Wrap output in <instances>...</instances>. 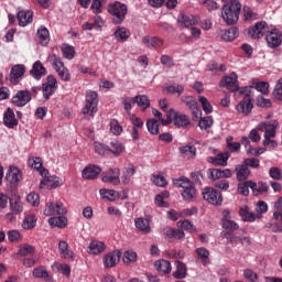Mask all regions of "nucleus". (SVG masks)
<instances>
[{"label":"nucleus","instance_id":"40","mask_svg":"<svg viewBox=\"0 0 282 282\" xmlns=\"http://www.w3.org/2000/svg\"><path fill=\"white\" fill-rule=\"evenodd\" d=\"M22 228H24V230H32L33 228H36V215H26L22 223Z\"/></svg>","mask_w":282,"mask_h":282},{"label":"nucleus","instance_id":"19","mask_svg":"<svg viewBox=\"0 0 282 282\" xmlns=\"http://www.w3.org/2000/svg\"><path fill=\"white\" fill-rule=\"evenodd\" d=\"M100 173H102V169H100V166L88 165L83 170L82 177H84V180H96Z\"/></svg>","mask_w":282,"mask_h":282},{"label":"nucleus","instance_id":"5","mask_svg":"<svg viewBox=\"0 0 282 282\" xmlns=\"http://www.w3.org/2000/svg\"><path fill=\"white\" fill-rule=\"evenodd\" d=\"M265 42L268 47L271 50H276L278 47H281L282 44V32L281 30L274 28L265 33Z\"/></svg>","mask_w":282,"mask_h":282},{"label":"nucleus","instance_id":"28","mask_svg":"<svg viewBox=\"0 0 282 282\" xmlns=\"http://www.w3.org/2000/svg\"><path fill=\"white\" fill-rule=\"evenodd\" d=\"M196 259L202 262L203 265L210 263V251L204 247H199L195 250Z\"/></svg>","mask_w":282,"mask_h":282},{"label":"nucleus","instance_id":"6","mask_svg":"<svg viewBox=\"0 0 282 282\" xmlns=\"http://www.w3.org/2000/svg\"><path fill=\"white\" fill-rule=\"evenodd\" d=\"M203 199L208 202V204H213L214 206H220V204L224 202V196H221V192L213 188V187H206L203 193Z\"/></svg>","mask_w":282,"mask_h":282},{"label":"nucleus","instance_id":"38","mask_svg":"<svg viewBox=\"0 0 282 282\" xmlns=\"http://www.w3.org/2000/svg\"><path fill=\"white\" fill-rule=\"evenodd\" d=\"M181 195L185 202H193V199H195V195H197V189H195V186L192 183L189 186L183 189Z\"/></svg>","mask_w":282,"mask_h":282},{"label":"nucleus","instance_id":"39","mask_svg":"<svg viewBox=\"0 0 282 282\" xmlns=\"http://www.w3.org/2000/svg\"><path fill=\"white\" fill-rule=\"evenodd\" d=\"M37 39L41 45H47L50 43V31L45 26H40L37 29Z\"/></svg>","mask_w":282,"mask_h":282},{"label":"nucleus","instance_id":"33","mask_svg":"<svg viewBox=\"0 0 282 282\" xmlns=\"http://www.w3.org/2000/svg\"><path fill=\"white\" fill-rule=\"evenodd\" d=\"M58 188L61 186V181L57 176H48L47 178H43L40 183V188Z\"/></svg>","mask_w":282,"mask_h":282},{"label":"nucleus","instance_id":"10","mask_svg":"<svg viewBox=\"0 0 282 282\" xmlns=\"http://www.w3.org/2000/svg\"><path fill=\"white\" fill-rule=\"evenodd\" d=\"M32 100V93L30 90H18L15 96L12 97V105L14 107H25Z\"/></svg>","mask_w":282,"mask_h":282},{"label":"nucleus","instance_id":"25","mask_svg":"<svg viewBox=\"0 0 282 282\" xmlns=\"http://www.w3.org/2000/svg\"><path fill=\"white\" fill-rule=\"evenodd\" d=\"M3 122L8 129H14V127L19 124V120H17V117L14 116V110L11 108L7 109L3 116Z\"/></svg>","mask_w":282,"mask_h":282},{"label":"nucleus","instance_id":"23","mask_svg":"<svg viewBox=\"0 0 282 282\" xmlns=\"http://www.w3.org/2000/svg\"><path fill=\"white\" fill-rule=\"evenodd\" d=\"M235 173H236V180L238 182H246V180H248V177H250V169L247 167L243 163L242 164H238L235 166Z\"/></svg>","mask_w":282,"mask_h":282},{"label":"nucleus","instance_id":"20","mask_svg":"<svg viewBox=\"0 0 282 282\" xmlns=\"http://www.w3.org/2000/svg\"><path fill=\"white\" fill-rule=\"evenodd\" d=\"M238 76L236 73H231V76H226L221 83L224 87L229 89V91H238L239 90V82L237 80Z\"/></svg>","mask_w":282,"mask_h":282},{"label":"nucleus","instance_id":"64","mask_svg":"<svg viewBox=\"0 0 282 282\" xmlns=\"http://www.w3.org/2000/svg\"><path fill=\"white\" fill-rule=\"evenodd\" d=\"M273 97L275 100H282V78L279 79L274 87Z\"/></svg>","mask_w":282,"mask_h":282},{"label":"nucleus","instance_id":"16","mask_svg":"<svg viewBox=\"0 0 282 282\" xmlns=\"http://www.w3.org/2000/svg\"><path fill=\"white\" fill-rule=\"evenodd\" d=\"M120 257H122V252L119 250H115L112 252L107 253L104 256V268L109 269V268H116L118 263H120Z\"/></svg>","mask_w":282,"mask_h":282},{"label":"nucleus","instance_id":"27","mask_svg":"<svg viewBox=\"0 0 282 282\" xmlns=\"http://www.w3.org/2000/svg\"><path fill=\"white\" fill-rule=\"evenodd\" d=\"M143 45H147V47H153L154 50H159V47H162L164 45V40L158 37V36H144L142 39Z\"/></svg>","mask_w":282,"mask_h":282},{"label":"nucleus","instance_id":"31","mask_svg":"<svg viewBox=\"0 0 282 282\" xmlns=\"http://www.w3.org/2000/svg\"><path fill=\"white\" fill-rule=\"evenodd\" d=\"M176 271L173 273L174 279H186L188 274V268L186 264L180 260L175 262Z\"/></svg>","mask_w":282,"mask_h":282},{"label":"nucleus","instance_id":"32","mask_svg":"<svg viewBox=\"0 0 282 282\" xmlns=\"http://www.w3.org/2000/svg\"><path fill=\"white\" fill-rule=\"evenodd\" d=\"M221 224H223V228L225 230H228L225 234L226 237H232V232H235V230H239V224H237L235 220L223 219Z\"/></svg>","mask_w":282,"mask_h":282},{"label":"nucleus","instance_id":"14","mask_svg":"<svg viewBox=\"0 0 282 282\" xmlns=\"http://www.w3.org/2000/svg\"><path fill=\"white\" fill-rule=\"evenodd\" d=\"M276 127H279L276 121H267L259 123L258 129L264 133V139H267L276 137Z\"/></svg>","mask_w":282,"mask_h":282},{"label":"nucleus","instance_id":"63","mask_svg":"<svg viewBox=\"0 0 282 282\" xmlns=\"http://www.w3.org/2000/svg\"><path fill=\"white\" fill-rule=\"evenodd\" d=\"M227 149L231 151L232 153H237L241 149V143L239 142H232V137L227 138Z\"/></svg>","mask_w":282,"mask_h":282},{"label":"nucleus","instance_id":"56","mask_svg":"<svg viewBox=\"0 0 282 282\" xmlns=\"http://www.w3.org/2000/svg\"><path fill=\"white\" fill-rule=\"evenodd\" d=\"M198 100H199L205 113H213V105H210V102L208 101V99L206 97L199 96Z\"/></svg>","mask_w":282,"mask_h":282},{"label":"nucleus","instance_id":"8","mask_svg":"<svg viewBox=\"0 0 282 282\" xmlns=\"http://www.w3.org/2000/svg\"><path fill=\"white\" fill-rule=\"evenodd\" d=\"M182 102L188 107L192 111V119L193 120H199V117L202 116V110H199V107L197 106V99L193 96H183L181 98Z\"/></svg>","mask_w":282,"mask_h":282},{"label":"nucleus","instance_id":"2","mask_svg":"<svg viewBox=\"0 0 282 282\" xmlns=\"http://www.w3.org/2000/svg\"><path fill=\"white\" fill-rule=\"evenodd\" d=\"M107 11L111 17L112 23L120 25L124 23V19H127V14H129V7L120 1H115L108 4Z\"/></svg>","mask_w":282,"mask_h":282},{"label":"nucleus","instance_id":"44","mask_svg":"<svg viewBox=\"0 0 282 282\" xmlns=\"http://www.w3.org/2000/svg\"><path fill=\"white\" fill-rule=\"evenodd\" d=\"M124 151V145L118 140H112L110 142L109 153L116 155V158L120 156V154Z\"/></svg>","mask_w":282,"mask_h":282},{"label":"nucleus","instance_id":"9","mask_svg":"<svg viewBox=\"0 0 282 282\" xmlns=\"http://www.w3.org/2000/svg\"><path fill=\"white\" fill-rule=\"evenodd\" d=\"M6 180L10 186H19V183L23 181V173L19 167L10 166L7 172Z\"/></svg>","mask_w":282,"mask_h":282},{"label":"nucleus","instance_id":"12","mask_svg":"<svg viewBox=\"0 0 282 282\" xmlns=\"http://www.w3.org/2000/svg\"><path fill=\"white\" fill-rule=\"evenodd\" d=\"M101 181L106 184H115V186H118V184H120V169L115 167L104 172L101 174Z\"/></svg>","mask_w":282,"mask_h":282},{"label":"nucleus","instance_id":"11","mask_svg":"<svg viewBox=\"0 0 282 282\" xmlns=\"http://www.w3.org/2000/svg\"><path fill=\"white\" fill-rule=\"evenodd\" d=\"M268 28V23L265 22H257L253 26H250L248 29V35L251 39H263V36L265 34H268V30H265Z\"/></svg>","mask_w":282,"mask_h":282},{"label":"nucleus","instance_id":"22","mask_svg":"<svg viewBox=\"0 0 282 282\" xmlns=\"http://www.w3.org/2000/svg\"><path fill=\"white\" fill-rule=\"evenodd\" d=\"M177 23L181 28H191L193 25H197V18L193 15H187L185 13H180L177 18Z\"/></svg>","mask_w":282,"mask_h":282},{"label":"nucleus","instance_id":"59","mask_svg":"<svg viewBox=\"0 0 282 282\" xmlns=\"http://www.w3.org/2000/svg\"><path fill=\"white\" fill-rule=\"evenodd\" d=\"M209 180H213V182H217V180L221 178V169H208L207 170Z\"/></svg>","mask_w":282,"mask_h":282},{"label":"nucleus","instance_id":"54","mask_svg":"<svg viewBox=\"0 0 282 282\" xmlns=\"http://www.w3.org/2000/svg\"><path fill=\"white\" fill-rule=\"evenodd\" d=\"M242 164L247 169H259V166H261V161L257 158H247L242 161Z\"/></svg>","mask_w":282,"mask_h":282},{"label":"nucleus","instance_id":"26","mask_svg":"<svg viewBox=\"0 0 282 282\" xmlns=\"http://www.w3.org/2000/svg\"><path fill=\"white\" fill-rule=\"evenodd\" d=\"M230 158V154L228 153H220L216 156L208 158V162L213 164L214 166H228V160Z\"/></svg>","mask_w":282,"mask_h":282},{"label":"nucleus","instance_id":"4","mask_svg":"<svg viewBox=\"0 0 282 282\" xmlns=\"http://www.w3.org/2000/svg\"><path fill=\"white\" fill-rule=\"evenodd\" d=\"M169 124L173 123L177 129H188L191 127V118L188 116L170 109L167 112Z\"/></svg>","mask_w":282,"mask_h":282},{"label":"nucleus","instance_id":"29","mask_svg":"<svg viewBox=\"0 0 282 282\" xmlns=\"http://www.w3.org/2000/svg\"><path fill=\"white\" fill-rule=\"evenodd\" d=\"M10 203V210L13 213V215H21L23 213V202L21 200V197H12L9 199Z\"/></svg>","mask_w":282,"mask_h":282},{"label":"nucleus","instance_id":"49","mask_svg":"<svg viewBox=\"0 0 282 282\" xmlns=\"http://www.w3.org/2000/svg\"><path fill=\"white\" fill-rule=\"evenodd\" d=\"M254 185L256 186H253L251 189L254 196L263 195V193H268L270 188L268 186V183H263V182H259V183L254 182Z\"/></svg>","mask_w":282,"mask_h":282},{"label":"nucleus","instance_id":"47","mask_svg":"<svg viewBox=\"0 0 282 282\" xmlns=\"http://www.w3.org/2000/svg\"><path fill=\"white\" fill-rule=\"evenodd\" d=\"M180 153L183 155V158H195V153H197V149L195 145H184L180 148Z\"/></svg>","mask_w":282,"mask_h":282},{"label":"nucleus","instance_id":"62","mask_svg":"<svg viewBox=\"0 0 282 282\" xmlns=\"http://www.w3.org/2000/svg\"><path fill=\"white\" fill-rule=\"evenodd\" d=\"M99 193L104 199H109V202H115L116 199V191L113 189H100Z\"/></svg>","mask_w":282,"mask_h":282},{"label":"nucleus","instance_id":"53","mask_svg":"<svg viewBox=\"0 0 282 282\" xmlns=\"http://www.w3.org/2000/svg\"><path fill=\"white\" fill-rule=\"evenodd\" d=\"M94 150H95V153H97L98 155H107L109 153V145L95 141Z\"/></svg>","mask_w":282,"mask_h":282},{"label":"nucleus","instance_id":"43","mask_svg":"<svg viewBox=\"0 0 282 282\" xmlns=\"http://www.w3.org/2000/svg\"><path fill=\"white\" fill-rule=\"evenodd\" d=\"M48 224L53 228H65L67 226V217L65 216L52 217L48 219Z\"/></svg>","mask_w":282,"mask_h":282},{"label":"nucleus","instance_id":"7","mask_svg":"<svg viewBox=\"0 0 282 282\" xmlns=\"http://www.w3.org/2000/svg\"><path fill=\"white\" fill-rule=\"evenodd\" d=\"M58 89V80H56V77L54 75H48L46 77V83L42 86L43 97L45 100H50L54 94H56V90Z\"/></svg>","mask_w":282,"mask_h":282},{"label":"nucleus","instance_id":"36","mask_svg":"<svg viewBox=\"0 0 282 282\" xmlns=\"http://www.w3.org/2000/svg\"><path fill=\"white\" fill-rule=\"evenodd\" d=\"M239 36V28L232 26L221 32L223 41H235Z\"/></svg>","mask_w":282,"mask_h":282},{"label":"nucleus","instance_id":"21","mask_svg":"<svg viewBox=\"0 0 282 282\" xmlns=\"http://www.w3.org/2000/svg\"><path fill=\"white\" fill-rule=\"evenodd\" d=\"M30 74L33 78H35V80H41V78H43V76L47 74V69L45 68V66H43V63H41V61H36L33 64Z\"/></svg>","mask_w":282,"mask_h":282},{"label":"nucleus","instance_id":"58","mask_svg":"<svg viewBox=\"0 0 282 282\" xmlns=\"http://www.w3.org/2000/svg\"><path fill=\"white\" fill-rule=\"evenodd\" d=\"M198 127L203 131H206L207 129H210V127H213V117L200 118Z\"/></svg>","mask_w":282,"mask_h":282},{"label":"nucleus","instance_id":"35","mask_svg":"<svg viewBox=\"0 0 282 282\" xmlns=\"http://www.w3.org/2000/svg\"><path fill=\"white\" fill-rule=\"evenodd\" d=\"M254 182L253 181H245L240 184H238V193L239 195H243L245 197H248L250 195V188H254Z\"/></svg>","mask_w":282,"mask_h":282},{"label":"nucleus","instance_id":"30","mask_svg":"<svg viewBox=\"0 0 282 282\" xmlns=\"http://www.w3.org/2000/svg\"><path fill=\"white\" fill-rule=\"evenodd\" d=\"M34 254H36V247L29 243L20 245L18 257H34Z\"/></svg>","mask_w":282,"mask_h":282},{"label":"nucleus","instance_id":"41","mask_svg":"<svg viewBox=\"0 0 282 282\" xmlns=\"http://www.w3.org/2000/svg\"><path fill=\"white\" fill-rule=\"evenodd\" d=\"M129 36H131V31L124 26H118V29L115 31V37L117 41H128Z\"/></svg>","mask_w":282,"mask_h":282},{"label":"nucleus","instance_id":"18","mask_svg":"<svg viewBox=\"0 0 282 282\" xmlns=\"http://www.w3.org/2000/svg\"><path fill=\"white\" fill-rule=\"evenodd\" d=\"M17 19L19 21V25L21 28H25V26L30 25V23H32V21H34V11H32V10L19 11L17 14Z\"/></svg>","mask_w":282,"mask_h":282},{"label":"nucleus","instance_id":"61","mask_svg":"<svg viewBox=\"0 0 282 282\" xmlns=\"http://www.w3.org/2000/svg\"><path fill=\"white\" fill-rule=\"evenodd\" d=\"M26 202H29V204H31V206H39V204H41V196H39L37 193H30L26 196Z\"/></svg>","mask_w":282,"mask_h":282},{"label":"nucleus","instance_id":"45","mask_svg":"<svg viewBox=\"0 0 282 282\" xmlns=\"http://www.w3.org/2000/svg\"><path fill=\"white\" fill-rule=\"evenodd\" d=\"M147 129L151 135L160 134V121L156 119H149L147 121Z\"/></svg>","mask_w":282,"mask_h":282},{"label":"nucleus","instance_id":"1","mask_svg":"<svg viewBox=\"0 0 282 282\" xmlns=\"http://www.w3.org/2000/svg\"><path fill=\"white\" fill-rule=\"evenodd\" d=\"M241 14V2L238 0H230L223 6L221 17L227 25H235L239 21Z\"/></svg>","mask_w":282,"mask_h":282},{"label":"nucleus","instance_id":"51","mask_svg":"<svg viewBox=\"0 0 282 282\" xmlns=\"http://www.w3.org/2000/svg\"><path fill=\"white\" fill-rule=\"evenodd\" d=\"M33 276L35 279H44V281H50V273L45 270L44 267H37L33 270Z\"/></svg>","mask_w":282,"mask_h":282},{"label":"nucleus","instance_id":"60","mask_svg":"<svg viewBox=\"0 0 282 282\" xmlns=\"http://www.w3.org/2000/svg\"><path fill=\"white\" fill-rule=\"evenodd\" d=\"M269 176L271 177V180H275L276 182H281L282 180V173H281V169L273 166L269 170Z\"/></svg>","mask_w":282,"mask_h":282},{"label":"nucleus","instance_id":"48","mask_svg":"<svg viewBox=\"0 0 282 282\" xmlns=\"http://www.w3.org/2000/svg\"><path fill=\"white\" fill-rule=\"evenodd\" d=\"M47 61L50 63H52L55 72H58V69L65 68V63H63V59L61 57L56 56V54L50 55Z\"/></svg>","mask_w":282,"mask_h":282},{"label":"nucleus","instance_id":"3","mask_svg":"<svg viewBox=\"0 0 282 282\" xmlns=\"http://www.w3.org/2000/svg\"><path fill=\"white\" fill-rule=\"evenodd\" d=\"M98 93L94 90L86 93V104L82 109V113L84 116H89L90 118H94V115L98 113Z\"/></svg>","mask_w":282,"mask_h":282},{"label":"nucleus","instance_id":"55","mask_svg":"<svg viewBox=\"0 0 282 282\" xmlns=\"http://www.w3.org/2000/svg\"><path fill=\"white\" fill-rule=\"evenodd\" d=\"M275 212L273 213V219L276 221H282V197L278 199L274 204Z\"/></svg>","mask_w":282,"mask_h":282},{"label":"nucleus","instance_id":"50","mask_svg":"<svg viewBox=\"0 0 282 282\" xmlns=\"http://www.w3.org/2000/svg\"><path fill=\"white\" fill-rule=\"evenodd\" d=\"M239 215H240L242 221H250V223H252V221H254V220L257 219V217L254 216V214H252V213H250V212L248 210V207H247V206L241 207V208L239 209Z\"/></svg>","mask_w":282,"mask_h":282},{"label":"nucleus","instance_id":"24","mask_svg":"<svg viewBox=\"0 0 282 282\" xmlns=\"http://www.w3.org/2000/svg\"><path fill=\"white\" fill-rule=\"evenodd\" d=\"M134 226L138 230H140V232H143L144 235H149V232H151V220H149V218H135Z\"/></svg>","mask_w":282,"mask_h":282},{"label":"nucleus","instance_id":"46","mask_svg":"<svg viewBox=\"0 0 282 282\" xmlns=\"http://www.w3.org/2000/svg\"><path fill=\"white\" fill-rule=\"evenodd\" d=\"M135 175V166L130 165L129 167L123 171L121 176L122 184H131V177Z\"/></svg>","mask_w":282,"mask_h":282},{"label":"nucleus","instance_id":"34","mask_svg":"<svg viewBox=\"0 0 282 282\" xmlns=\"http://www.w3.org/2000/svg\"><path fill=\"white\" fill-rule=\"evenodd\" d=\"M155 270H158V272H162L163 274H171V270H173L172 265H171V261L167 260H158L154 263Z\"/></svg>","mask_w":282,"mask_h":282},{"label":"nucleus","instance_id":"17","mask_svg":"<svg viewBox=\"0 0 282 282\" xmlns=\"http://www.w3.org/2000/svg\"><path fill=\"white\" fill-rule=\"evenodd\" d=\"M252 105V96L246 95L243 99L236 106L238 113H243L245 116H249L253 109Z\"/></svg>","mask_w":282,"mask_h":282},{"label":"nucleus","instance_id":"37","mask_svg":"<svg viewBox=\"0 0 282 282\" xmlns=\"http://www.w3.org/2000/svg\"><path fill=\"white\" fill-rule=\"evenodd\" d=\"M104 250H105V242L102 241L93 240L89 243V247H88L89 254H100V252H104Z\"/></svg>","mask_w":282,"mask_h":282},{"label":"nucleus","instance_id":"52","mask_svg":"<svg viewBox=\"0 0 282 282\" xmlns=\"http://www.w3.org/2000/svg\"><path fill=\"white\" fill-rule=\"evenodd\" d=\"M173 184L174 186H178V188H183L184 191L185 188H188V186L192 185L193 182H191L188 177L182 176L180 178H174Z\"/></svg>","mask_w":282,"mask_h":282},{"label":"nucleus","instance_id":"57","mask_svg":"<svg viewBox=\"0 0 282 282\" xmlns=\"http://www.w3.org/2000/svg\"><path fill=\"white\" fill-rule=\"evenodd\" d=\"M178 228H182L183 230H187V232H195V225L191 220H180L177 223Z\"/></svg>","mask_w":282,"mask_h":282},{"label":"nucleus","instance_id":"13","mask_svg":"<svg viewBox=\"0 0 282 282\" xmlns=\"http://www.w3.org/2000/svg\"><path fill=\"white\" fill-rule=\"evenodd\" d=\"M23 76H25V65L17 64L10 70L9 80L12 85H17Z\"/></svg>","mask_w":282,"mask_h":282},{"label":"nucleus","instance_id":"42","mask_svg":"<svg viewBox=\"0 0 282 282\" xmlns=\"http://www.w3.org/2000/svg\"><path fill=\"white\" fill-rule=\"evenodd\" d=\"M134 105H138V107H141V109H149L151 107V100L147 95H138L133 97Z\"/></svg>","mask_w":282,"mask_h":282},{"label":"nucleus","instance_id":"15","mask_svg":"<svg viewBox=\"0 0 282 282\" xmlns=\"http://www.w3.org/2000/svg\"><path fill=\"white\" fill-rule=\"evenodd\" d=\"M65 213H67V209L62 203H48L44 209V215L46 217H52L54 215H65Z\"/></svg>","mask_w":282,"mask_h":282}]
</instances>
